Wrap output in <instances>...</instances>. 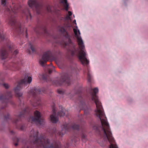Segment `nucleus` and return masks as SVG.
<instances>
[{
  "mask_svg": "<svg viewBox=\"0 0 148 148\" xmlns=\"http://www.w3.org/2000/svg\"><path fill=\"white\" fill-rule=\"evenodd\" d=\"M95 114L100 122L99 126H93V128L98 132L101 137L99 143L102 147H109V148H118L112 136L109 125L104 113L102 106H96Z\"/></svg>",
  "mask_w": 148,
  "mask_h": 148,
  "instance_id": "f257e3e1",
  "label": "nucleus"
},
{
  "mask_svg": "<svg viewBox=\"0 0 148 148\" xmlns=\"http://www.w3.org/2000/svg\"><path fill=\"white\" fill-rule=\"evenodd\" d=\"M38 132H35L32 129L29 133V135L30 138V141H27L26 140H23L21 137H17L14 136L12 138L14 141L17 143L22 142L24 146V148H32L30 143H32L36 145L37 147L39 148H60L58 145L56 144L55 146L52 143H50V140L47 138L43 136L39 137H38Z\"/></svg>",
  "mask_w": 148,
  "mask_h": 148,
  "instance_id": "f03ea898",
  "label": "nucleus"
},
{
  "mask_svg": "<svg viewBox=\"0 0 148 148\" xmlns=\"http://www.w3.org/2000/svg\"><path fill=\"white\" fill-rule=\"evenodd\" d=\"M7 0H1V4L5 8V13L8 15V23L15 29L19 34L21 33V23L17 22L14 18L17 16V13L18 11V7L17 5H14L12 8L11 7L7 6Z\"/></svg>",
  "mask_w": 148,
  "mask_h": 148,
  "instance_id": "7ed1b4c3",
  "label": "nucleus"
},
{
  "mask_svg": "<svg viewBox=\"0 0 148 148\" xmlns=\"http://www.w3.org/2000/svg\"><path fill=\"white\" fill-rule=\"evenodd\" d=\"M73 30L80 49V51L79 52V58L83 65H87L89 64V62L86 57V52L84 50L85 48V45L80 36L81 34L79 30L75 29Z\"/></svg>",
  "mask_w": 148,
  "mask_h": 148,
  "instance_id": "20e7f679",
  "label": "nucleus"
},
{
  "mask_svg": "<svg viewBox=\"0 0 148 148\" xmlns=\"http://www.w3.org/2000/svg\"><path fill=\"white\" fill-rule=\"evenodd\" d=\"M82 88L81 85H77L76 86L70 94L69 98L71 99L76 94H78V98L77 102L79 104L80 108L84 109V114H87L90 110L89 107H88L85 103V100L80 94L82 93Z\"/></svg>",
  "mask_w": 148,
  "mask_h": 148,
  "instance_id": "39448f33",
  "label": "nucleus"
},
{
  "mask_svg": "<svg viewBox=\"0 0 148 148\" xmlns=\"http://www.w3.org/2000/svg\"><path fill=\"white\" fill-rule=\"evenodd\" d=\"M69 26L67 25H65L64 26L60 27L59 29V31L64 34V36L68 39V42H65V46H69L70 47L68 51L71 53L72 56L77 55L78 52V50L75 47V45L72 42L70 39V36L69 35L66 31V29Z\"/></svg>",
  "mask_w": 148,
  "mask_h": 148,
  "instance_id": "423d86ee",
  "label": "nucleus"
},
{
  "mask_svg": "<svg viewBox=\"0 0 148 148\" xmlns=\"http://www.w3.org/2000/svg\"><path fill=\"white\" fill-rule=\"evenodd\" d=\"M71 76L72 73L70 72L67 71L62 73L61 78L58 80H53V82L58 86L61 85L64 82L69 85L71 84Z\"/></svg>",
  "mask_w": 148,
  "mask_h": 148,
  "instance_id": "0eeeda50",
  "label": "nucleus"
},
{
  "mask_svg": "<svg viewBox=\"0 0 148 148\" xmlns=\"http://www.w3.org/2000/svg\"><path fill=\"white\" fill-rule=\"evenodd\" d=\"M28 108H26L23 111V112H21L19 114L16 116L15 119L13 120L12 118L10 117V114L9 113H7V115H4L3 113H2V115L3 116V121L4 122L10 121L13 123L16 124L18 122L20 121L21 118L23 117L26 113H27Z\"/></svg>",
  "mask_w": 148,
  "mask_h": 148,
  "instance_id": "6e6552de",
  "label": "nucleus"
},
{
  "mask_svg": "<svg viewBox=\"0 0 148 148\" xmlns=\"http://www.w3.org/2000/svg\"><path fill=\"white\" fill-rule=\"evenodd\" d=\"M12 96V94L11 91H7L4 95H0V101L2 103H4V106L0 107V115H1V112L2 110L8 106V103H10L13 104V103L9 99L11 98Z\"/></svg>",
  "mask_w": 148,
  "mask_h": 148,
  "instance_id": "1a4fd4ad",
  "label": "nucleus"
},
{
  "mask_svg": "<svg viewBox=\"0 0 148 148\" xmlns=\"http://www.w3.org/2000/svg\"><path fill=\"white\" fill-rule=\"evenodd\" d=\"M26 82L25 78L20 80L17 86L14 88V91L15 95L16 96L19 98V100L20 102H21V99H20V97L22 98L23 93L21 92H20V91L22 89L23 87V85L25 84Z\"/></svg>",
  "mask_w": 148,
  "mask_h": 148,
  "instance_id": "9d476101",
  "label": "nucleus"
},
{
  "mask_svg": "<svg viewBox=\"0 0 148 148\" xmlns=\"http://www.w3.org/2000/svg\"><path fill=\"white\" fill-rule=\"evenodd\" d=\"M52 55L51 52L48 51L44 52L42 57V59L39 60L40 64L43 67L45 65V63L50 59L52 57Z\"/></svg>",
  "mask_w": 148,
  "mask_h": 148,
  "instance_id": "9b49d317",
  "label": "nucleus"
},
{
  "mask_svg": "<svg viewBox=\"0 0 148 148\" xmlns=\"http://www.w3.org/2000/svg\"><path fill=\"white\" fill-rule=\"evenodd\" d=\"M29 6L31 8L34 7L38 14H40V8L41 5L36 0H29L28 2Z\"/></svg>",
  "mask_w": 148,
  "mask_h": 148,
  "instance_id": "f8f14e48",
  "label": "nucleus"
},
{
  "mask_svg": "<svg viewBox=\"0 0 148 148\" xmlns=\"http://www.w3.org/2000/svg\"><path fill=\"white\" fill-rule=\"evenodd\" d=\"M35 117H32V121L35 123H38L40 125L43 124L45 121V120L41 117L40 113L38 111H36L34 112Z\"/></svg>",
  "mask_w": 148,
  "mask_h": 148,
  "instance_id": "ddd939ff",
  "label": "nucleus"
},
{
  "mask_svg": "<svg viewBox=\"0 0 148 148\" xmlns=\"http://www.w3.org/2000/svg\"><path fill=\"white\" fill-rule=\"evenodd\" d=\"M53 114L50 116V119L51 121L53 123H56L58 121L57 116H56V109L54 105L52 107Z\"/></svg>",
  "mask_w": 148,
  "mask_h": 148,
  "instance_id": "4468645a",
  "label": "nucleus"
},
{
  "mask_svg": "<svg viewBox=\"0 0 148 148\" xmlns=\"http://www.w3.org/2000/svg\"><path fill=\"white\" fill-rule=\"evenodd\" d=\"M40 29H42L44 32V33L47 35L50 36V35L49 32L47 31L45 27H43L41 26L36 27V28H34V30L35 32L38 34L39 33V31Z\"/></svg>",
  "mask_w": 148,
  "mask_h": 148,
  "instance_id": "2eb2a0df",
  "label": "nucleus"
},
{
  "mask_svg": "<svg viewBox=\"0 0 148 148\" xmlns=\"http://www.w3.org/2000/svg\"><path fill=\"white\" fill-rule=\"evenodd\" d=\"M62 127V133L61 134L62 135H63L67 131H69L71 128L69 125L67 124H65L63 125Z\"/></svg>",
  "mask_w": 148,
  "mask_h": 148,
  "instance_id": "dca6fc26",
  "label": "nucleus"
},
{
  "mask_svg": "<svg viewBox=\"0 0 148 148\" xmlns=\"http://www.w3.org/2000/svg\"><path fill=\"white\" fill-rule=\"evenodd\" d=\"M31 94L34 96L41 94V91L39 87L35 88L32 89L31 90Z\"/></svg>",
  "mask_w": 148,
  "mask_h": 148,
  "instance_id": "f3484780",
  "label": "nucleus"
},
{
  "mask_svg": "<svg viewBox=\"0 0 148 148\" xmlns=\"http://www.w3.org/2000/svg\"><path fill=\"white\" fill-rule=\"evenodd\" d=\"M22 13L25 14L26 17L27 19L29 17L31 19L32 18V16L29 10L27 8H26L25 10L22 11Z\"/></svg>",
  "mask_w": 148,
  "mask_h": 148,
  "instance_id": "a211bd4d",
  "label": "nucleus"
},
{
  "mask_svg": "<svg viewBox=\"0 0 148 148\" xmlns=\"http://www.w3.org/2000/svg\"><path fill=\"white\" fill-rule=\"evenodd\" d=\"M7 53L6 50L5 49H2L1 50V54L3 60L5 59L7 57Z\"/></svg>",
  "mask_w": 148,
  "mask_h": 148,
  "instance_id": "6ab92c4d",
  "label": "nucleus"
},
{
  "mask_svg": "<svg viewBox=\"0 0 148 148\" xmlns=\"http://www.w3.org/2000/svg\"><path fill=\"white\" fill-rule=\"evenodd\" d=\"M66 111V110L64 108H62L61 110L58 112V116L60 117L63 116L65 115Z\"/></svg>",
  "mask_w": 148,
  "mask_h": 148,
  "instance_id": "aec40b11",
  "label": "nucleus"
},
{
  "mask_svg": "<svg viewBox=\"0 0 148 148\" xmlns=\"http://www.w3.org/2000/svg\"><path fill=\"white\" fill-rule=\"evenodd\" d=\"M29 47L32 53L36 52V49L35 47L31 43H29Z\"/></svg>",
  "mask_w": 148,
  "mask_h": 148,
  "instance_id": "412c9836",
  "label": "nucleus"
},
{
  "mask_svg": "<svg viewBox=\"0 0 148 148\" xmlns=\"http://www.w3.org/2000/svg\"><path fill=\"white\" fill-rule=\"evenodd\" d=\"M88 82H90L92 79V76L91 75L89 70H88L87 73Z\"/></svg>",
  "mask_w": 148,
  "mask_h": 148,
  "instance_id": "4be33fe9",
  "label": "nucleus"
},
{
  "mask_svg": "<svg viewBox=\"0 0 148 148\" xmlns=\"http://www.w3.org/2000/svg\"><path fill=\"white\" fill-rule=\"evenodd\" d=\"M61 3H65V4L66 6L65 7V10L66 11H68V10L69 5L67 3V0H63L61 1Z\"/></svg>",
  "mask_w": 148,
  "mask_h": 148,
  "instance_id": "5701e85b",
  "label": "nucleus"
},
{
  "mask_svg": "<svg viewBox=\"0 0 148 148\" xmlns=\"http://www.w3.org/2000/svg\"><path fill=\"white\" fill-rule=\"evenodd\" d=\"M27 77H28V79H27V80L26 78V77H25V78H24V79H24L25 78V79H26V82L25 83V84H23V85H25L26 84V83L27 82V83H29V84H30V83L32 81V78L31 77H28V75H27Z\"/></svg>",
  "mask_w": 148,
  "mask_h": 148,
  "instance_id": "b1692460",
  "label": "nucleus"
},
{
  "mask_svg": "<svg viewBox=\"0 0 148 148\" xmlns=\"http://www.w3.org/2000/svg\"><path fill=\"white\" fill-rule=\"evenodd\" d=\"M82 141L85 143L86 140V134H83L82 135Z\"/></svg>",
  "mask_w": 148,
  "mask_h": 148,
  "instance_id": "393cba45",
  "label": "nucleus"
},
{
  "mask_svg": "<svg viewBox=\"0 0 148 148\" xmlns=\"http://www.w3.org/2000/svg\"><path fill=\"white\" fill-rule=\"evenodd\" d=\"M71 128L73 130H79V126L78 125L74 124Z\"/></svg>",
  "mask_w": 148,
  "mask_h": 148,
  "instance_id": "a878e982",
  "label": "nucleus"
},
{
  "mask_svg": "<svg viewBox=\"0 0 148 148\" xmlns=\"http://www.w3.org/2000/svg\"><path fill=\"white\" fill-rule=\"evenodd\" d=\"M55 71V69L53 66H52L51 69H49L48 72L49 74H51L53 71Z\"/></svg>",
  "mask_w": 148,
  "mask_h": 148,
  "instance_id": "bb28decb",
  "label": "nucleus"
},
{
  "mask_svg": "<svg viewBox=\"0 0 148 148\" xmlns=\"http://www.w3.org/2000/svg\"><path fill=\"white\" fill-rule=\"evenodd\" d=\"M57 92L58 93L60 94L63 95L64 93V91L62 90H58Z\"/></svg>",
  "mask_w": 148,
  "mask_h": 148,
  "instance_id": "cd10ccee",
  "label": "nucleus"
},
{
  "mask_svg": "<svg viewBox=\"0 0 148 148\" xmlns=\"http://www.w3.org/2000/svg\"><path fill=\"white\" fill-rule=\"evenodd\" d=\"M42 77L43 80H47V76L44 74H42Z\"/></svg>",
  "mask_w": 148,
  "mask_h": 148,
  "instance_id": "c85d7f7f",
  "label": "nucleus"
},
{
  "mask_svg": "<svg viewBox=\"0 0 148 148\" xmlns=\"http://www.w3.org/2000/svg\"><path fill=\"white\" fill-rule=\"evenodd\" d=\"M3 85L6 89H8L9 87V86L8 84H3Z\"/></svg>",
  "mask_w": 148,
  "mask_h": 148,
  "instance_id": "c756f323",
  "label": "nucleus"
},
{
  "mask_svg": "<svg viewBox=\"0 0 148 148\" xmlns=\"http://www.w3.org/2000/svg\"><path fill=\"white\" fill-rule=\"evenodd\" d=\"M10 134L13 135H15L16 133L14 132L13 131H10Z\"/></svg>",
  "mask_w": 148,
  "mask_h": 148,
  "instance_id": "7c9ffc66",
  "label": "nucleus"
},
{
  "mask_svg": "<svg viewBox=\"0 0 148 148\" xmlns=\"http://www.w3.org/2000/svg\"><path fill=\"white\" fill-rule=\"evenodd\" d=\"M47 10L48 12H51L52 11V10L51 9L50 7L48 8H47Z\"/></svg>",
  "mask_w": 148,
  "mask_h": 148,
  "instance_id": "2f4dec72",
  "label": "nucleus"
},
{
  "mask_svg": "<svg viewBox=\"0 0 148 148\" xmlns=\"http://www.w3.org/2000/svg\"><path fill=\"white\" fill-rule=\"evenodd\" d=\"M18 51L17 50H16L14 51V54L15 55H16L18 53Z\"/></svg>",
  "mask_w": 148,
  "mask_h": 148,
  "instance_id": "473e14b6",
  "label": "nucleus"
},
{
  "mask_svg": "<svg viewBox=\"0 0 148 148\" xmlns=\"http://www.w3.org/2000/svg\"><path fill=\"white\" fill-rule=\"evenodd\" d=\"M73 142H74L75 143H76L77 141V140H76L75 138L71 140Z\"/></svg>",
  "mask_w": 148,
  "mask_h": 148,
  "instance_id": "72a5a7b5",
  "label": "nucleus"
},
{
  "mask_svg": "<svg viewBox=\"0 0 148 148\" xmlns=\"http://www.w3.org/2000/svg\"><path fill=\"white\" fill-rule=\"evenodd\" d=\"M70 19V17L68 15L66 16V17L65 18V20H67V19Z\"/></svg>",
  "mask_w": 148,
  "mask_h": 148,
  "instance_id": "f704fd0d",
  "label": "nucleus"
},
{
  "mask_svg": "<svg viewBox=\"0 0 148 148\" xmlns=\"http://www.w3.org/2000/svg\"><path fill=\"white\" fill-rule=\"evenodd\" d=\"M68 14H69V16H70L72 14V13L71 12L69 11L68 12Z\"/></svg>",
  "mask_w": 148,
  "mask_h": 148,
  "instance_id": "c9c22d12",
  "label": "nucleus"
},
{
  "mask_svg": "<svg viewBox=\"0 0 148 148\" xmlns=\"http://www.w3.org/2000/svg\"><path fill=\"white\" fill-rule=\"evenodd\" d=\"M24 125H22L21 128V129L22 130H23L24 129Z\"/></svg>",
  "mask_w": 148,
  "mask_h": 148,
  "instance_id": "e433bc0d",
  "label": "nucleus"
},
{
  "mask_svg": "<svg viewBox=\"0 0 148 148\" xmlns=\"http://www.w3.org/2000/svg\"><path fill=\"white\" fill-rule=\"evenodd\" d=\"M27 52L29 54H30L31 53V52L29 50V49H28L27 50Z\"/></svg>",
  "mask_w": 148,
  "mask_h": 148,
  "instance_id": "4c0bfd02",
  "label": "nucleus"
},
{
  "mask_svg": "<svg viewBox=\"0 0 148 148\" xmlns=\"http://www.w3.org/2000/svg\"><path fill=\"white\" fill-rule=\"evenodd\" d=\"M25 31H26V37H27V36L28 35V34H27V30L26 29V28H25Z\"/></svg>",
  "mask_w": 148,
  "mask_h": 148,
  "instance_id": "58836bf2",
  "label": "nucleus"
},
{
  "mask_svg": "<svg viewBox=\"0 0 148 148\" xmlns=\"http://www.w3.org/2000/svg\"><path fill=\"white\" fill-rule=\"evenodd\" d=\"M73 23H74L76 25L77 24H76V21L75 20H74L73 21Z\"/></svg>",
  "mask_w": 148,
  "mask_h": 148,
  "instance_id": "ea45409f",
  "label": "nucleus"
},
{
  "mask_svg": "<svg viewBox=\"0 0 148 148\" xmlns=\"http://www.w3.org/2000/svg\"><path fill=\"white\" fill-rule=\"evenodd\" d=\"M128 1V0H123V2H124V3L125 5V3H126V1Z\"/></svg>",
  "mask_w": 148,
  "mask_h": 148,
  "instance_id": "a19ab883",
  "label": "nucleus"
},
{
  "mask_svg": "<svg viewBox=\"0 0 148 148\" xmlns=\"http://www.w3.org/2000/svg\"><path fill=\"white\" fill-rule=\"evenodd\" d=\"M8 48L10 50L11 49V47L10 46H9L8 47Z\"/></svg>",
  "mask_w": 148,
  "mask_h": 148,
  "instance_id": "79ce46f5",
  "label": "nucleus"
},
{
  "mask_svg": "<svg viewBox=\"0 0 148 148\" xmlns=\"http://www.w3.org/2000/svg\"><path fill=\"white\" fill-rule=\"evenodd\" d=\"M18 143H15V144H14V145H15V146H17V145H18Z\"/></svg>",
  "mask_w": 148,
  "mask_h": 148,
  "instance_id": "37998d69",
  "label": "nucleus"
},
{
  "mask_svg": "<svg viewBox=\"0 0 148 148\" xmlns=\"http://www.w3.org/2000/svg\"><path fill=\"white\" fill-rule=\"evenodd\" d=\"M60 51H59V54H60Z\"/></svg>",
  "mask_w": 148,
  "mask_h": 148,
  "instance_id": "c03bdc74",
  "label": "nucleus"
}]
</instances>
